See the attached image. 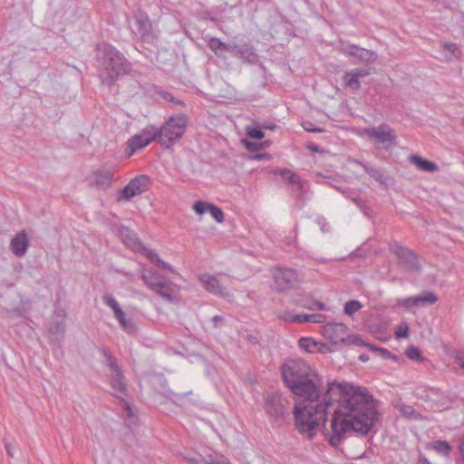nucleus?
<instances>
[{"label":"nucleus","mask_w":464,"mask_h":464,"mask_svg":"<svg viewBox=\"0 0 464 464\" xmlns=\"http://www.w3.org/2000/svg\"><path fill=\"white\" fill-rule=\"evenodd\" d=\"M280 370L285 385L296 397L295 428L307 439L315 436L322 423L326 440L338 448L353 435L366 436L380 420L379 402L366 388L332 382L323 393L322 377L302 359H287Z\"/></svg>","instance_id":"obj_1"},{"label":"nucleus","mask_w":464,"mask_h":464,"mask_svg":"<svg viewBox=\"0 0 464 464\" xmlns=\"http://www.w3.org/2000/svg\"><path fill=\"white\" fill-rule=\"evenodd\" d=\"M99 52V61L106 73L102 79V83L111 85L121 76L128 74L131 71V63L125 56L110 44H103L97 48Z\"/></svg>","instance_id":"obj_2"},{"label":"nucleus","mask_w":464,"mask_h":464,"mask_svg":"<svg viewBox=\"0 0 464 464\" xmlns=\"http://www.w3.org/2000/svg\"><path fill=\"white\" fill-rule=\"evenodd\" d=\"M188 123V117L178 114L169 119L160 127H156L158 141L164 149L171 148L184 135Z\"/></svg>","instance_id":"obj_3"},{"label":"nucleus","mask_w":464,"mask_h":464,"mask_svg":"<svg viewBox=\"0 0 464 464\" xmlns=\"http://www.w3.org/2000/svg\"><path fill=\"white\" fill-rule=\"evenodd\" d=\"M290 401L282 392L264 396V409L271 422L281 425L289 416Z\"/></svg>","instance_id":"obj_4"},{"label":"nucleus","mask_w":464,"mask_h":464,"mask_svg":"<svg viewBox=\"0 0 464 464\" xmlns=\"http://www.w3.org/2000/svg\"><path fill=\"white\" fill-rule=\"evenodd\" d=\"M140 277L148 288L156 292L165 300L169 302L174 300V289L160 273L151 268L143 267L140 271Z\"/></svg>","instance_id":"obj_5"},{"label":"nucleus","mask_w":464,"mask_h":464,"mask_svg":"<svg viewBox=\"0 0 464 464\" xmlns=\"http://www.w3.org/2000/svg\"><path fill=\"white\" fill-rule=\"evenodd\" d=\"M133 19L135 21L133 34L139 35L143 43L154 44L159 38V31L153 29L148 14L142 9H138L133 13Z\"/></svg>","instance_id":"obj_6"},{"label":"nucleus","mask_w":464,"mask_h":464,"mask_svg":"<svg viewBox=\"0 0 464 464\" xmlns=\"http://www.w3.org/2000/svg\"><path fill=\"white\" fill-rule=\"evenodd\" d=\"M363 133L377 148L389 149L396 144L397 136L394 130L388 124L364 129Z\"/></svg>","instance_id":"obj_7"},{"label":"nucleus","mask_w":464,"mask_h":464,"mask_svg":"<svg viewBox=\"0 0 464 464\" xmlns=\"http://www.w3.org/2000/svg\"><path fill=\"white\" fill-rule=\"evenodd\" d=\"M157 140L158 135L156 132V126L148 125L143 128L139 133L130 137L126 142V154L128 157L132 156L135 151L145 148L151 141Z\"/></svg>","instance_id":"obj_8"},{"label":"nucleus","mask_w":464,"mask_h":464,"mask_svg":"<svg viewBox=\"0 0 464 464\" xmlns=\"http://www.w3.org/2000/svg\"><path fill=\"white\" fill-rule=\"evenodd\" d=\"M151 185V179L145 174L136 176L118 193V201H129L133 197L147 191Z\"/></svg>","instance_id":"obj_9"},{"label":"nucleus","mask_w":464,"mask_h":464,"mask_svg":"<svg viewBox=\"0 0 464 464\" xmlns=\"http://www.w3.org/2000/svg\"><path fill=\"white\" fill-rule=\"evenodd\" d=\"M273 279L275 289L277 292H285L292 289L299 281L298 276L294 269L282 267L276 269Z\"/></svg>","instance_id":"obj_10"},{"label":"nucleus","mask_w":464,"mask_h":464,"mask_svg":"<svg viewBox=\"0 0 464 464\" xmlns=\"http://www.w3.org/2000/svg\"><path fill=\"white\" fill-rule=\"evenodd\" d=\"M390 250L396 256L400 263L407 266L411 270H420L421 267L418 263L417 256L412 250L403 247L396 241L390 243Z\"/></svg>","instance_id":"obj_11"},{"label":"nucleus","mask_w":464,"mask_h":464,"mask_svg":"<svg viewBox=\"0 0 464 464\" xmlns=\"http://www.w3.org/2000/svg\"><path fill=\"white\" fill-rule=\"evenodd\" d=\"M87 181L90 187L106 190L112 185L113 173L109 169H99L88 176Z\"/></svg>","instance_id":"obj_12"},{"label":"nucleus","mask_w":464,"mask_h":464,"mask_svg":"<svg viewBox=\"0 0 464 464\" xmlns=\"http://www.w3.org/2000/svg\"><path fill=\"white\" fill-rule=\"evenodd\" d=\"M199 282L202 284L204 288L210 294L218 295L223 298L230 299L233 295L220 285L218 279L209 274H203L199 276Z\"/></svg>","instance_id":"obj_13"},{"label":"nucleus","mask_w":464,"mask_h":464,"mask_svg":"<svg viewBox=\"0 0 464 464\" xmlns=\"http://www.w3.org/2000/svg\"><path fill=\"white\" fill-rule=\"evenodd\" d=\"M438 297L432 292H427L419 295L410 296L404 299L398 300L397 304L400 306L410 308L412 306L420 307L427 304H433L437 302Z\"/></svg>","instance_id":"obj_14"},{"label":"nucleus","mask_w":464,"mask_h":464,"mask_svg":"<svg viewBox=\"0 0 464 464\" xmlns=\"http://www.w3.org/2000/svg\"><path fill=\"white\" fill-rule=\"evenodd\" d=\"M347 331L343 323H327L324 326V336L334 343H342Z\"/></svg>","instance_id":"obj_15"},{"label":"nucleus","mask_w":464,"mask_h":464,"mask_svg":"<svg viewBox=\"0 0 464 464\" xmlns=\"http://www.w3.org/2000/svg\"><path fill=\"white\" fill-rule=\"evenodd\" d=\"M193 209L198 215H203L208 211L218 223H222L225 219L222 209L211 203L198 200L194 203Z\"/></svg>","instance_id":"obj_16"},{"label":"nucleus","mask_w":464,"mask_h":464,"mask_svg":"<svg viewBox=\"0 0 464 464\" xmlns=\"http://www.w3.org/2000/svg\"><path fill=\"white\" fill-rule=\"evenodd\" d=\"M232 53L235 56H237L246 63L255 64L258 61V55L256 53L255 48L250 44H245L243 45H233Z\"/></svg>","instance_id":"obj_17"},{"label":"nucleus","mask_w":464,"mask_h":464,"mask_svg":"<svg viewBox=\"0 0 464 464\" xmlns=\"http://www.w3.org/2000/svg\"><path fill=\"white\" fill-rule=\"evenodd\" d=\"M29 242L27 235L24 231L18 233L12 240L10 247L14 255L16 256H24L28 248Z\"/></svg>","instance_id":"obj_18"},{"label":"nucleus","mask_w":464,"mask_h":464,"mask_svg":"<svg viewBox=\"0 0 464 464\" xmlns=\"http://www.w3.org/2000/svg\"><path fill=\"white\" fill-rule=\"evenodd\" d=\"M353 162H354L355 164H358L360 166L362 167V169H364V171L372 179H374L377 182H379L381 185H385L387 186L389 181L392 180V179L388 176H385L383 174V172L368 164V163H363L358 160H353Z\"/></svg>","instance_id":"obj_19"},{"label":"nucleus","mask_w":464,"mask_h":464,"mask_svg":"<svg viewBox=\"0 0 464 464\" xmlns=\"http://www.w3.org/2000/svg\"><path fill=\"white\" fill-rule=\"evenodd\" d=\"M118 236L127 246L132 249L138 250L141 246V242L139 240L136 234L127 227H120Z\"/></svg>","instance_id":"obj_20"},{"label":"nucleus","mask_w":464,"mask_h":464,"mask_svg":"<svg viewBox=\"0 0 464 464\" xmlns=\"http://www.w3.org/2000/svg\"><path fill=\"white\" fill-rule=\"evenodd\" d=\"M111 380V387L113 390L114 396L118 398H122L127 395V386L125 382V377L123 375L122 371L117 372L116 373H112Z\"/></svg>","instance_id":"obj_21"},{"label":"nucleus","mask_w":464,"mask_h":464,"mask_svg":"<svg viewBox=\"0 0 464 464\" xmlns=\"http://www.w3.org/2000/svg\"><path fill=\"white\" fill-rule=\"evenodd\" d=\"M344 53L352 57L357 58L362 62H369L372 61L376 58V53L373 51L367 50L357 45H350L345 50Z\"/></svg>","instance_id":"obj_22"},{"label":"nucleus","mask_w":464,"mask_h":464,"mask_svg":"<svg viewBox=\"0 0 464 464\" xmlns=\"http://www.w3.org/2000/svg\"><path fill=\"white\" fill-rule=\"evenodd\" d=\"M99 351L104 358L103 364L109 368L111 374L121 372L118 360L106 347L102 346Z\"/></svg>","instance_id":"obj_23"},{"label":"nucleus","mask_w":464,"mask_h":464,"mask_svg":"<svg viewBox=\"0 0 464 464\" xmlns=\"http://www.w3.org/2000/svg\"><path fill=\"white\" fill-rule=\"evenodd\" d=\"M410 161L414 164L419 169L428 171V172H434L437 171L439 167L436 163L427 160L420 156L418 155H411L409 157Z\"/></svg>","instance_id":"obj_24"},{"label":"nucleus","mask_w":464,"mask_h":464,"mask_svg":"<svg viewBox=\"0 0 464 464\" xmlns=\"http://www.w3.org/2000/svg\"><path fill=\"white\" fill-rule=\"evenodd\" d=\"M275 175H279L285 181L289 184L297 185L301 189L303 185L300 177L288 169H277L274 170Z\"/></svg>","instance_id":"obj_25"},{"label":"nucleus","mask_w":464,"mask_h":464,"mask_svg":"<svg viewBox=\"0 0 464 464\" xmlns=\"http://www.w3.org/2000/svg\"><path fill=\"white\" fill-rule=\"evenodd\" d=\"M293 321L295 323L303 324V323H313V324H324L326 321V316L322 314H296L293 318Z\"/></svg>","instance_id":"obj_26"},{"label":"nucleus","mask_w":464,"mask_h":464,"mask_svg":"<svg viewBox=\"0 0 464 464\" xmlns=\"http://www.w3.org/2000/svg\"><path fill=\"white\" fill-rule=\"evenodd\" d=\"M208 45L216 55H220L222 52L232 53L233 50V45H229L217 37H211L208 42Z\"/></svg>","instance_id":"obj_27"},{"label":"nucleus","mask_w":464,"mask_h":464,"mask_svg":"<svg viewBox=\"0 0 464 464\" xmlns=\"http://www.w3.org/2000/svg\"><path fill=\"white\" fill-rule=\"evenodd\" d=\"M49 333L52 335V339L60 341L63 339L64 334V323L63 320H53L50 323Z\"/></svg>","instance_id":"obj_28"},{"label":"nucleus","mask_w":464,"mask_h":464,"mask_svg":"<svg viewBox=\"0 0 464 464\" xmlns=\"http://www.w3.org/2000/svg\"><path fill=\"white\" fill-rule=\"evenodd\" d=\"M299 346L308 353H315L320 349L321 343L314 341L311 337H302L298 341Z\"/></svg>","instance_id":"obj_29"},{"label":"nucleus","mask_w":464,"mask_h":464,"mask_svg":"<svg viewBox=\"0 0 464 464\" xmlns=\"http://www.w3.org/2000/svg\"><path fill=\"white\" fill-rule=\"evenodd\" d=\"M343 84L351 88L353 91H358L361 88L359 78L353 71L346 72L343 77Z\"/></svg>","instance_id":"obj_30"},{"label":"nucleus","mask_w":464,"mask_h":464,"mask_svg":"<svg viewBox=\"0 0 464 464\" xmlns=\"http://www.w3.org/2000/svg\"><path fill=\"white\" fill-rule=\"evenodd\" d=\"M395 408L401 413V415L408 419L417 420L420 417V414L416 412L411 405L398 403L395 405Z\"/></svg>","instance_id":"obj_31"},{"label":"nucleus","mask_w":464,"mask_h":464,"mask_svg":"<svg viewBox=\"0 0 464 464\" xmlns=\"http://www.w3.org/2000/svg\"><path fill=\"white\" fill-rule=\"evenodd\" d=\"M431 449L445 456H449L452 450L451 446L445 440H434L431 443Z\"/></svg>","instance_id":"obj_32"},{"label":"nucleus","mask_w":464,"mask_h":464,"mask_svg":"<svg viewBox=\"0 0 464 464\" xmlns=\"http://www.w3.org/2000/svg\"><path fill=\"white\" fill-rule=\"evenodd\" d=\"M406 356L413 362H423L425 358L421 355L420 350L416 346H410L405 352Z\"/></svg>","instance_id":"obj_33"},{"label":"nucleus","mask_w":464,"mask_h":464,"mask_svg":"<svg viewBox=\"0 0 464 464\" xmlns=\"http://www.w3.org/2000/svg\"><path fill=\"white\" fill-rule=\"evenodd\" d=\"M344 344H354L356 346H365L368 347V345H371L370 343H366L364 340L362 338L359 334H351L348 336H345L343 343Z\"/></svg>","instance_id":"obj_34"},{"label":"nucleus","mask_w":464,"mask_h":464,"mask_svg":"<svg viewBox=\"0 0 464 464\" xmlns=\"http://www.w3.org/2000/svg\"><path fill=\"white\" fill-rule=\"evenodd\" d=\"M362 304L358 300H350L344 305V314L352 316L354 313L359 311Z\"/></svg>","instance_id":"obj_35"},{"label":"nucleus","mask_w":464,"mask_h":464,"mask_svg":"<svg viewBox=\"0 0 464 464\" xmlns=\"http://www.w3.org/2000/svg\"><path fill=\"white\" fill-rule=\"evenodd\" d=\"M205 464H231V462L224 456H212L206 457Z\"/></svg>","instance_id":"obj_36"},{"label":"nucleus","mask_w":464,"mask_h":464,"mask_svg":"<svg viewBox=\"0 0 464 464\" xmlns=\"http://www.w3.org/2000/svg\"><path fill=\"white\" fill-rule=\"evenodd\" d=\"M102 301L104 304H106L110 308L112 309L113 313L119 311L121 309L118 304V302L115 300V298L111 295H104L102 296Z\"/></svg>","instance_id":"obj_37"},{"label":"nucleus","mask_w":464,"mask_h":464,"mask_svg":"<svg viewBox=\"0 0 464 464\" xmlns=\"http://www.w3.org/2000/svg\"><path fill=\"white\" fill-rule=\"evenodd\" d=\"M368 348L371 351L378 352L385 359H393V360L397 359L396 355L392 354L390 351H388L385 348L377 347V346H375L373 344L372 345H368Z\"/></svg>","instance_id":"obj_38"},{"label":"nucleus","mask_w":464,"mask_h":464,"mask_svg":"<svg viewBox=\"0 0 464 464\" xmlns=\"http://www.w3.org/2000/svg\"><path fill=\"white\" fill-rule=\"evenodd\" d=\"M124 332L129 334H134L137 333V326L131 318L126 319V321L121 324Z\"/></svg>","instance_id":"obj_39"},{"label":"nucleus","mask_w":464,"mask_h":464,"mask_svg":"<svg viewBox=\"0 0 464 464\" xmlns=\"http://www.w3.org/2000/svg\"><path fill=\"white\" fill-rule=\"evenodd\" d=\"M246 134L255 140H261L265 134L259 127H248L246 128Z\"/></svg>","instance_id":"obj_40"},{"label":"nucleus","mask_w":464,"mask_h":464,"mask_svg":"<svg viewBox=\"0 0 464 464\" xmlns=\"http://www.w3.org/2000/svg\"><path fill=\"white\" fill-rule=\"evenodd\" d=\"M443 50L448 52L450 59L451 58V56L457 57L459 54V50L456 44H444Z\"/></svg>","instance_id":"obj_41"},{"label":"nucleus","mask_w":464,"mask_h":464,"mask_svg":"<svg viewBox=\"0 0 464 464\" xmlns=\"http://www.w3.org/2000/svg\"><path fill=\"white\" fill-rule=\"evenodd\" d=\"M303 128L308 132L321 133L324 130L322 128L315 127L313 122L306 121L303 122Z\"/></svg>","instance_id":"obj_42"},{"label":"nucleus","mask_w":464,"mask_h":464,"mask_svg":"<svg viewBox=\"0 0 464 464\" xmlns=\"http://www.w3.org/2000/svg\"><path fill=\"white\" fill-rule=\"evenodd\" d=\"M395 335L397 338H405L409 335V327L407 324H401L398 326Z\"/></svg>","instance_id":"obj_43"},{"label":"nucleus","mask_w":464,"mask_h":464,"mask_svg":"<svg viewBox=\"0 0 464 464\" xmlns=\"http://www.w3.org/2000/svg\"><path fill=\"white\" fill-rule=\"evenodd\" d=\"M145 255L153 263L156 265V260H160V257L159 256V255L151 250V249H149V248H145Z\"/></svg>","instance_id":"obj_44"},{"label":"nucleus","mask_w":464,"mask_h":464,"mask_svg":"<svg viewBox=\"0 0 464 464\" xmlns=\"http://www.w3.org/2000/svg\"><path fill=\"white\" fill-rule=\"evenodd\" d=\"M156 266L162 269L169 270L171 274H175V269L167 262L163 261L161 258L160 260H156Z\"/></svg>","instance_id":"obj_45"},{"label":"nucleus","mask_w":464,"mask_h":464,"mask_svg":"<svg viewBox=\"0 0 464 464\" xmlns=\"http://www.w3.org/2000/svg\"><path fill=\"white\" fill-rule=\"evenodd\" d=\"M160 94V96L165 99V100H168V101H170V102H177L179 104H181L182 102L180 101H175L174 97L172 96L171 93L168 92H159Z\"/></svg>","instance_id":"obj_46"},{"label":"nucleus","mask_w":464,"mask_h":464,"mask_svg":"<svg viewBox=\"0 0 464 464\" xmlns=\"http://www.w3.org/2000/svg\"><path fill=\"white\" fill-rule=\"evenodd\" d=\"M114 316L118 320L120 324H123L126 321V319H127L126 316H125V313L121 309H120L119 311L115 312L114 313Z\"/></svg>","instance_id":"obj_47"},{"label":"nucleus","mask_w":464,"mask_h":464,"mask_svg":"<svg viewBox=\"0 0 464 464\" xmlns=\"http://www.w3.org/2000/svg\"><path fill=\"white\" fill-rule=\"evenodd\" d=\"M114 316L118 320L120 324H123L126 321V319H127L126 316H125V313L121 309H120L119 311L115 312L114 313Z\"/></svg>","instance_id":"obj_48"},{"label":"nucleus","mask_w":464,"mask_h":464,"mask_svg":"<svg viewBox=\"0 0 464 464\" xmlns=\"http://www.w3.org/2000/svg\"><path fill=\"white\" fill-rule=\"evenodd\" d=\"M353 72L359 79L370 74V72L367 69H355V70H353Z\"/></svg>","instance_id":"obj_49"},{"label":"nucleus","mask_w":464,"mask_h":464,"mask_svg":"<svg viewBox=\"0 0 464 464\" xmlns=\"http://www.w3.org/2000/svg\"><path fill=\"white\" fill-rule=\"evenodd\" d=\"M191 464H205L206 458H185Z\"/></svg>","instance_id":"obj_50"},{"label":"nucleus","mask_w":464,"mask_h":464,"mask_svg":"<svg viewBox=\"0 0 464 464\" xmlns=\"http://www.w3.org/2000/svg\"><path fill=\"white\" fill-rule=\"evenodd\" d=\"M224 322V317L221 315H215L212 317V323L214 327H218L220 323Z\"/></svg>","instance_id":"obj_51"},{"label":"nucleus","mask_w":464,"mask_h":464,"mask_svg":"<svg viewBox=\"0 0 464 464\" xmlns=\"http://www.w3.org/2000/svg\"><path fill=\"white\" fill-rule=\"evenodd\" d=\"M317 223H318V225H320V226H321V230H322L323 232H326V231H327V229H325V227H326V219H325L324 218H323V217L318 218H317Z\"/></svg>","instance_id":"obj_52"},{"label":"nucleus","mask_w":464,"mask_h":464,"mask_svg":"<svg viewBox=\"0 0 464 464\" xmlns=\"http://www.w3.org/2000/svg\"><path fill=\"white\" fill-rule=\"evenodd\" d=\"M5 447L7 455L10 458H13L14 457V448H13V445L10 442H5Z\"/></svg>","instance_id":"obj_53"},{"label":"nucleus","mask_w":464,"mask_h":464,"mask_svg":"<svg viewBox=\"0 0 464 464\" xmlns=\"http://www.w3.org/2000/svg\"><path fill=\"white\" fill-rule=\"evenodd\" d=\"M314 309H317V310H320V311H323V310L326 309L325 304L321 303V302H318V301H314Z\"/></svg>","instance_id":"obj_54"},{"label":"nucleus","mask_w":464,"mask_h":464,"mask_svg":"<svg viewBox=\"0 0 464 464\" xmlns=\"http://www.w3.org/2000/svg\"><path fill=\"white\" fill-rule=\"evenodd\" d=\"M308 149L311 150V151H314V152H322L323 150H320L319 147L315 144H310L308 145Z\"/></svg>","instance_id":"obj_55"},{"label":"nucleus","mask_w":464,"mask_h":464,"mask_svg":"<svg viewBox=\"0 0 464 464\" xmlns=\"http://www.w3.org/2000/svg\"><path fill=\"white\" fill-rule=\"evenodd\" d=\"M459 451H460V455L461 457L464 459V439L461 440L460 441V444H459Z\"/></svg>","instance_id":"obj_56"},{"label":"nucleus","mask_w":464,"mask_h":464,"mask_svg":"<svg viewBox=\"0 0 464 464\" xmlns=\"http://www.w3.org/2000/svg\"><path fill=\"white\" fill-rule=\"evenodd\" d=\"M359 360L361 362H365L369 360V356L367 354H361V355H359Z\"/></svg>","instance_id":"obj_57"},{"label":"nucleus","mask_w":464,"mask_h":464,"mask_svg":"<svg viewBox=\"0 0 464 464\" xmlns=\"http://www.w3.org/2000/svg\"><path fill=\"white\" fill-rule=\"evenodd\" d=\"M303 306H304L307 309L314 310V301L311 302L310 304H304Z\"/></svg>","instance_id":"obj_58"},{"label":"nucleus","mask_w":464,"mask_h":464,"mask_svg":"<svg viewBox=\"0 0 464 464\" xmlns=\"http://www.w3.org/2000/svg\"><path fill=\"white\" fill-rule=\"evenodd\" d=\"M246 148H248V149H253V150H254V149H256V148H255V144H254V143H251V142H247V143H246Z\"/></svg>","instance_id":"obj_59"},{"label":"nucleus","mask_w":464,"mask_h":464,"mask_svg":"<svg viewBox=\"0 0 464 464\" xmlns=\"http://www.w3.org/2000/svg\"><path fill=\"white\" fill-rule=\"evenodd\" d=\"M248 339H249V341H250V342H252V343H257L256 338V337H254V336H252V335H250Z\"/></svg>","instance_id":"obj_60"},{"label":"nucleus","mask_w":464,"mask_h":464,"mask_svg":"<svg viewBox=\"0 0 464 464\" xmlns=\"http://www.w3.org/2000/svg\"><path fill=\"white\" fill-rule=\"evenodd\" d=\"M461 123L464 126V117L462 118Z\"/></svg>","instance_id":"obj_61"},{"label":"nucleus","mask_w":464,"mask_h":464,"mask_svg":"<svg viewBox=\"0 0 464 464\" xmlns=\"http://www.w3.org/2000/svg\"><path fill=\"white\" fill-rule=\"evenodd\" d=\"M461 366L464 368V362L461 363Z\"/></svg>","instance_id":"obj_62"}]
</instances>
